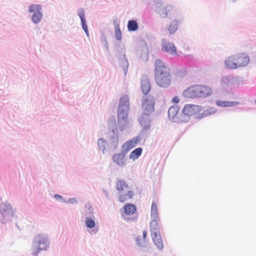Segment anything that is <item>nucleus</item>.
<instances>
[{
  "instance_id": "nucleus-1",
  "label": "nucleus",
  "mask_w": 256,
  "mask_h": 256,
  "mask_svg": "<svg viewBox=\"0 0 256 256\" xmlns=\"http://www.w3.org/2000/svg\"><path fill=\"white\" fill-rule=\"evenodd\" d=\"M154 80L160 87L166 88L170 84L171 75L170 68L160 59L154 61Z\"/></svg>"
},
{
  "instance_id": "nucleus-2",
  "label": "nucleus",
  "mask_w": 256,
  "mask_h": 256,
  "mask_svg": "<svg viewBox=\"0 0 256 256\" xmlns=\"http://www.w3.org/2000/svg\"><path fill=\"white\" fill-rule=\"evenodd\" d=\"M106 140L108 142V150L114 152L118 148L120 136L114 116L110 117L108 120Z\"/></svg>"
},
{
  "instance_id": "nucleus-3",
  "label": "nucleus",
  "mask_w": 256,
  "mask_h": 256,
  "mask_svg": "<svg viewBox=\"0 0 256 256\" xmlns=\"http://www.w3.org/2000/svg\"><path fill=\"white\" fill-rule=\"evenodd\" d=\"M50 246V240L48 236L44 233L35 235L32 239L31 247V254L39 256L42 251H46Z\"/></svg>"
},
{
  "instance_id": "nucleus-4",
  "label": "nucleus",
  "mask_w": 256,
  "mask_h": 256,
  "mask_svg": "<svg viewBox=\"0 0 256 256\" xmlns=\"http://www.w3.org/2000/svg\"><path fill=\"white\" fill-rule=\"evenodd\" d=\"M16 210L8 200L0 198V223L6 224L16 218Z\"/></svg>"
},
{
  "instance_id": "nucleus-5",
  "label": "nucleus",
  "mask_w": 256,
  "mask_h": 256,
  "mask_svg": "<svg viewBox=\"0 0 256 256\" xmlns=\"http://www.w3.org/2000/svg\"><path fill=\"white\" fill-rule=\"evenodd\" d=\"M244 84L242 78L234 76L231 74L222 76L220 79V86L226 92H228L232 88L238 87L240 84Z\"/></svg>"
},
{
  "instance_id": "nucleus-6",
  "label": "nucleus",
  "mask_w": 256,
  "mask_h": 256,
  "mask_svg": "<svg viewBox=\"0 0 256 256\" xmlns=\"http://www.w3.org/2000/svg\"><path fill=\"white\" fill-rule=\"evenodd\" d=\"M130 102L128 96H122L120 100L117 109V118H128Z\"/></svg>"
},
{
  "instance_id": "nucleus-7",
  "label": "nucleus",
  "mask_w": 256,
  "mask_h": 256,
  "mask_svg": "<svg viewBox=\"0 0 256 256\" xmlns=\"http://www.w3.org/2000/svg\"><path fill=\"white\" fill-rule=\"evenodd\" d=\"M42 6L40 4H32L28 6V12L32 13L31 20L34 24H38L42 18Z\"/></svg>"
},
{
  "instance_id": "nucleus-8",
  "label": "nucleus",
  "mask_w": 256,
  "mask_h": 256,
  "mask_svg": "<svg viewBox=\"0 0 256 256\" xmlns=\"http://www.w3.org/2000/svg\"><path fill=\"white\" fill-rule=\"evenodd\" d=\"M116 56L119 60L120 66L122 68L124 74L126 76L127 74L129 65L128 60L126 57L125 50L122 48H118Z\"/></svg>"
},
{
  "instance_id": "nucleus-9",
  "label": "nucleus",
  "mask_w": 256,
  "mask_h": 256,
  "mask_svg": "<svg viewBox=\"0 0 256 256\" xmlns=\"http://www.w3.org/2000/svg\"><path fill=\"white\" fill-rule=\"evenodd\" d=\"M156 6V12L160 14V16L162 18H165L168 16L172 9V5H166L164 8H162V0H153Z\"/></svg>"
},
{
  "instance_id": "nucleus-10",
  "label": "nucleus",
  "mask_w": 256,
  "mask_h": 256,
  "mask_svg": "<svg viewBox=\"0 0 256 256\" xmlns=\"http://www.w3.org/2000/svg\"><path fill=\"white\" fill-rule=\"evenodd\" d=\"M162 50L169 54L174 56H178L177 52V48L174 44L170 42L166 38L162 40Z\"/></svg>"
},
{
  "instance_id": "nucleus-11",
  "label": "nucleus",
  "mask_w": 256,
  "mask_h": 256,
  "mask_svg": "<svg viewBox=\"0 0 256 256\" xmlns=\"http://www.w3.org/2000/svg\"><path fill=\"white\" fill-rule=\"evenodd\" d=\"M202 107L201 106L195 105L192 104H186L182 109V112L186 116L196 115L194 118L202 110Z\"/></svg>"
},
{
  "instance_id": "nucleus-12",
  "label": "nucleus",
  "mask_w": 256,
  "mask_h": 256,
  "mask_svg": "<svg viewBox=\"0 0 256 256\" xmlns=\"http://www.w3.org/2000/svg\"><path fill=\"white\" fill-rule=\"evenodd\" d=\"M179 110L180 108L176 105H174L170 107L168 110V116L170 120L178 123L184 122L183 120L180 118L178 115Z\"/></svg>"
},
{
  "instance_id": "nucleus-13",
  "label": "nucleus",
  "mask_w": 256,
  "mask_h": 256,
  "mask_svg": "<svg viewBox=\"0 0 256 256\" xmlns=\"http://www.w3.org/2000/svg\"><path fill=\"white\" fill-rule=\"evenodd\" d=\"M112 159L114 163L120 168L124 167L127 164L126 156L121 152L113 154Z\"/></svg>"
},
{
  "instance_id": "nucleus-14",
  "label": "nucleus",
  "mask_w": 256,
  "mask_h": 256,
  "mask_svg": "<svg viewBox=\"0 0 256 256\" xmlns=\"http://www.w3.org/2000/svg\"><path fill=\"white\" fill-rule=\"evenodd\" d=\"M196 88L198 90V98H206L211 96L212 94V90L208 86L196 85Z\"/></svg>"
},
{
  "instance_id": "nucleus-15",
  "label": "nucleus",
  "mask_w": 256,
  "mask_h": 256,
  "mask_svg": "<svg viewBox=\"0 0 256 256\" xmlns=\"http://www.w3.org/2000/svg\"><path fill=\"white\" fill-rule=\"evenodd\" d=\"M150 114L142 113L138 118V122L141 126L143 127V132L148 130L150 128Z\"/></svg>"
},
{
  "instance_id": "nucleus-16",
  "label": "nucleus",
  "mask_w": 256,
  "mask_h": 256,
  "mask_svg": "<svg viewBox=\"0 0 256 256\" xmlns=\"http://www.w3.org/2000/svg\"><path fill=\"white\" fill-rule=\"evenodd\" d=\"M224 66L230 69H236L238 68L237 62V56H232L228 58L224 61Z\"/></svg>"
},
{
  "instance_id": "nucleus-17",
  "label": "nucleus",
  "mask_w": 256,
  "mask_h": 256,
  "mask_svg": "<svg viewBox=\"0 0 256 256\" xmlns=\"http://www.w3.org/2000/svg\"><path fill=\"white\" fill-rule=\"evenodd\" d=\"M141 88L144 94H148L150 90V84L148 76L142 75L141 78Z\"/></svg>"
},
{
  "instance_id": "nucleus-18",
  "label": "nucleus",
  "mask_w": 256,
  "mask_h": 256,
  "mask_svg": "<svg viewBox=\"0 0 256 256\" xmlns=\"http://www.w3.org/2000/svg\"><path fill=\"white\" fill-rule=\"evenodd\" d=\"M142 106L144 110V114L150 115L154 110V104L153 102L148 99H145L143 100Z\"/></svg>"
},
{
  "instance_id": "nucleus-19",
  "label": "nucleus",
  "mask_w": 256,
  "mask_h": 256,
  "mask_svg": "<svg viewBox=\"0 0 256 256\" xmlns=\"http://www.w3.org/2000/svg\"><path fill=\"white\" fill-rule=\"evenodd\" d=\"M198 90L196 88V85L191 86L185 90L183 93L182 95L184 97L187 98H198Z\"/></svg>"
},
{
  "instance_id": "nucleus-20",
  "label": "nucleus",
  "mask_w": 256,
  "mask_h": 256,
  "mask_svg": "<svg viewBox=\"0 0 256 256\" xmlns=\"http://www.w3.org/2000/svg\"><path fill=\"white\" fill-rule=\"evenodd\" d=\"M151 236L155 246L159 250H162L164 248V244L160 233L153 232Z\"/></svg>"
},
{
  "instance_id": "nucleus-21",
  "label": "nucleus",
  "mask_w": 256,
  "mask_h": 256,
  "mask_svg": "<svg viewBox=\"0 0 256 256\" xmlns=\"http://www.w3.org/2000/svg\"><path fill=\"white\" fill-rule=\"evenodd\" d=\"M98 150L104 155L108 150V142L106 140L101 138L98 139L97 142Z\"/></svg>"
},
{
  "instance_id": "nucleus-22",
  "label": "nucleus",
  "mask_w": 256,
  "mask_h": 256,
  "mask_svg": "<svg viewBox=\"0 0 256 256\" xmlns=\"http://www.w3.org/2000/svg\"><path fill=\"white\" fill-rule=\"evenodd\" d=\"M180 24V21L177 20H172L170 24L166 27V30L170 34H174L178 29V26Z\"/></svg>"
},
{
  "instance_id": "nucleus-23",
  "label": "nucleus",
  "mask_w": 256,
  "mask_h": 256,
  "mask_svg": "<svg viewBox=\"0 0 256 256\" xmlns=\"http://www.w3.org/2000/svg\"><path fill=\"white\" fill-rule=\"evenodd\" d=\"M152 219V220L150 224L151 234H153V232H156L157 234L160 233V228L158 224V221L160 220V218L158 217Z\"/></svg>"
},
{
  "instance_id": "nucleus-24",
  "label": "nucleus",
  "mask_w": 256,
  "mask_h": 256,
  "mask_svg": "<svg viewBox=\"0 0 256 256\" xmlns=\"http://www.w3.org/2000/svg\"><path fill=\"white\" fill-rule=\"evenodd\" d=\"M240 104L238 102H230L227 100H218L216 101V104L220 107H232Z\"/></svg>"
},
{
  "instance_id": "nucleus-25",
  "label": "nucleus",
  "mask_w": 256,
  "mask_h": 256,
  "mask_svg": "<svg viewBox=\"0 0 256 256\" xmlns=\"http://www.w3.org/2000/svg\"><path fill=\"white\" fill-rule=\"evenodd\" d=\"M124 213L128 216L132 215L136 211V208L135 205L130 203L126 204L124 206Z\"/></svg>"
},
{
  "instance_id": "nucleus-26",
  "label": "nucleus",
  "mask_w": 256,
  "mask_h": 256,
  "mask_svg": "<svg viewBox=\"0 0 256 256\" xmlns=\"http://www.w3.org/2000/svg\"><path fill=\"white\" fill-rule=\"evenodd\" d=\"M142 133L143 131H142L138 136L136 137H134L126 142L132 148V149L135 147L136 144L141 140V136Z\"/></svg>"
},
{
  "instance_id": "nucleus-27",
  "label": "nucleus",
  "mask_w": 256,
  "mask_h": 256,
  "mask_svg": "<svg viewBox=\"0 0 256 256\" xmlns=\"http://www.w3.org/2000/svg\"><path fill=\"white\" fill-rule=\"evenodd\" d=\"M216 112V110L214 108H210L204 110L202 114H198L196 116L197 119H200L202 118L206 117L207 116L212 115Z\"/></svg>"
},
{
  "instance_id": "nucleus-28",
  "label": "nucleus",
  "mask_w": 256,
  "mask_h": 256,
  "mask_svg": "<svg viewBox=\"0 0 256 256\" xmlns=\"http://www.w3.org/2000/svg\"><path fill=\"white\" fill-rule=\"evenodd\" d=\"M237 62L238 68L247 66L250 62V58L248 56H242L237 57Z\"/></svg>"
},
{
  "instance_id": "nucleus-29",
  "label": "nucleus",
  "mask_w": 256,
  "mask_h": 256,
  "mask_svg": "<svg viewBox=\"0 0 256 256\" xmlns=\"http://www.w3.org/2000/svg\"><path fill=\"white\" fill-rule=\"evenodd\" d=\"M142 148L140 147L137 148L132 150L129 155V158L134 160L138 159L142 154Z\"/></svg>"
},
{
  "instance_id": "nucleus-30",
  "label": "nucleus",
  "mask_w": 256,
  "mask_h": 256,
  "mask_svg": "<svg viewBox=\"0 0 256 256\" xmlns=\"http://www.w3.org/2000/svg\"><path fill=\"white\" fill-rule=\"evenodd\" d=\"M128 124V118H118V125L120 131H124Z\"/></svg>"
},
{
  "instance_id": "nucleus-31",
  "label": "nucleus",
  "mask_w": 256,
  "mask_h": 256,
  "mask_svg": "<svg viewBox=\"0 0 256 256\" xmlns=\"http://www.w3.org/2000/svg\"><path fill=\"white\" fill-rule=\"evenodd\" d=\"M127 28L129 32H135L138 28V22L134 20H130L128 21Z\"/></svg>"
},
{
  "instance_id": "nucleus-32",
  "label": "nucleus",
  "mask_w": 256,
  "mask_h": 256,
  "mask_svg": "<svg viewBox=\"0 0 256 256\" xmlns=\"http://www.w3.org/2000/svg\"><path fill=\"white\" fill-rule=\"evenodd\" d=\"M94 218H85L84 222L86 226L88 228H93L96 226V222Z\"/></svg>"
},
{
  "instance_id": "nucleus-33",
  "label": "nucleus",
  "mask_w": 256,
  "mask_h": 256,
  "mask_svg": "<svg viewBox=\"0 0 256 256\" xmlns=\"http://www.w3.org/2000/svg\"><path fill=\"white\" fill-rule=\"evenodd\" d=\"M128 185L126 184V182L122 179V180H118L116 182V190L118 191L122 192L124 190V188H127Z\"/></svg>"
},
{
  "instance_id": "nucleus-34",
  "label": "nucleus",
  "mask_w": 256,
  "mask_h": 256,
  "mask_svg": "<svg viewBox=\"0 0 256 256\" xmlns=\"http://www.w3.org/2000/svg\"><path fill=\"white\" fill-rule=\"evenodd\" d=\"M94 209L92 205L89 204L88 208L85 210L84 216L85 218H94Z\"/></svg>"
},
{
  "instance_id": "nucleus-35",
  "label": "nucleus",
  "mask_w": 256,
  "mask_h": 256,
  "mask_svg": "<svg viewBox=\"0 0 256 256\" xmlns=\"http://www.w3.org/2000/svg\"><path fill=\"white\" fill-rule=\"evenodd\" d=\"M150 216L152 218L158 217L157 206L154 202H152V204Z\"/></svg>"
},
{
  "instance_id": "nucleus-36",
  "label": "nucleus",
  "mask_w": 256,
  "mask_h": 256,
  "mask_svg": "<svg viewBox=\"0 0 256 256\" xmlns=\"http://www.w3.org/2000/svg\"><path fill=\"white\" fill-rule=\"evenodd\" d=\"M115 37L118 40H120L122 38V34L118 24L115 25Z\"/></svg>"
},
{
  "instance_id": "nucleus-37",
  "label": "nucleus",
  "mask_w": 256,
  "mask_h": 256,
  "mask_svg": "<svg viewBox=\"0 0 256 256\" xmlns=\"http://www.w3.org/2000/svg\"><path fill=\"white\" fill-rule=\"evenodd\" d=\"M80 23L82 30L86 33V36L88 37L90 34L86 20H80Z\"/></svg>"
},
{
  "instance_id": "nucleus-38",
  "label": "nucleus",
  "mask_w": 256,
  "mask_h": 256,
  "mask_svg": "<svg viewBox=\"0 0 256 256\" xmlns=\"http://www.w3.org/2000/svg\"><path fill=\"white\" fill-rule=\"evenodd\" d=\"M132 148L129 146V145L126 142H125L122 146L120 152L126 156L127 153Z\"/></svg>"
},
{
  "instance_id": "nucleus-39",
  "label": "nucleus",
  "mask_w": 256,
  "mask_h": 256,
  "mask_svg": "<svg viewBox=\"0 0 256 256\" xmlns=\"http://www.w3.org/2000/svg\"><path fill=\"white\" fill-rule=\"evenodd\" d=\"M78 15L80 20H86L85 18V12L83 8H79L78 10Z\"/></svg>"
},
{
  "instance_id": "nucleus-40",
  "label": "nucleus",
  "mask_w": 256,
  "mask_h": 256,
  "mask_svg": "<svg viewBox=\"0 0 256 256\" xmlns=\"http://www.w3.org/2000/svg\"><path fill=\"white\" fill-rule=\"evenodd\" d=\"M142 54H141L140 58L143 60H147L148 58V49L146 48H144L142 50Z\"/></svg>"
},
{
  "instance_id": "nucleus-41",
  "label": "nucleus",
  "mask_w": 256,
  "mask_h": 256,
  "mask_svg": "<svg viewBox=\"0 0 256 256\" xmlns=\"http://www.w3.org/2000/svg\"><path fill=\"white\" fill-rule=\"evenodd\" d=\"M54 198L57 200L61 202H66V200L60 195L58 194H54Z\"/></svg>"
},
{
  "instance_id": "nucleus-42",
  "label": "nucleus",
  "mask_w": 256,
  "mask_h": 256,
  "mask_svg": "<svg viewBox=\"0 0 256 256\" xmlns=\"http://www.w3.org/2000/svg\"><path fill=\"white\" fill-rule=\"evenodd\" d=\"M186 74V69H182V70H180L177 72L176 75L177 76L180 78L184 77Z\"/></svg>"
},
{
  "instance_id": "nucleus-43",
  "label": "nucleus",
  "mask_w": 256,
  "mask_h": 256,
  "mask_svg": "<svg viewBox=\"0 0 256 256\" xmlns=\"http://www.w3.org/2000/svg\"><path fill=\"white\" fill-rule=\"evenodd\" d=\"M136 244L140 247H144V242H142V238L140 236H138L136 238Z\"/></svg>"
},
{
  "instance_id": "nucleus-44",
  "label": "nucleus",
  "mask_w": 256,
  "mask_h": 256,
  "mask_svg": "<svg viewBox=\"0 0 256 256\" xmlns=\"http://www.w3.org/2000/svg\"><path fill=\"white\" fill-rule=\"evenodd\" d=\"M66 203L68 204H78V201L75 198H70L68 201H66Z\"/></svg>"
},
{
  "instance_id": "nucleus-45",
  "label": "nucleus",
  "mask_w": 256,
  "mask_h": 256,
  "mask_svg": "<svg viewBox=\"0 0 256 256\" xmlns=\"http://www.w3.org/2000/svg\"><path fill=\"white\" fill-rule=\"evenodd\" d=\"M100 40L102 44H104L105 42H108L106 40V36H105L104 34H102L100 36Z\"/></svg>"
},
{
  "instance_id": "nucleus-46",
  "label": "nucleus",
  "mask_w": 256,
  "mask_h": 256,
  "mask_svg": "<svg viewBox=\"0 0 256 256\" xmlns=\"http://www.w3.org/2000/svg\"><path fill=\"white\" fill-rule=\"evenodd\" d=\"M119 200L122 202H124L125 201H126V195L120 194L119 196Z\"/></svg>"
},
{
  "instance_id": "nucleus-47",
  "label": "nucleus",
  "mask_w": 256,
  "mask_h": 256,
  "mask_svg": "<svg viewBox=\"0 0 256 256\" xmlns=\"http://www.w3.org/2000/svg\"><path fill=\"white\" fill-rule=\"evenodd\" d=\"M126 196H128L130 198H131L133 197V196L134 195V193L132 190H128L127 192V194H126Z\"/></svg>"
},
{
  "instance_id": "nucleus-48",
  "label": "nucleus",
  "mask_w": 256,
  "mask_h": 256,
  "mask_svg": "<svg viewBox=\"0 0 256 256\" xmlns=\"http://www.w3.org/2000/svg\"><path fill=\"white\" fill-rule=\"evenodd\" d=\"M125 220H126L127 221H136L137 220L138 217H132V218H128L126 219L125 218H124Z\"/></svg>"
},
{
  "instance_id": "nucleus-49",
  "label": "nucleus",
  "mask_w": 256,
  "mask_h": 256,
  "mask_svg": "<svg viewBox=\"0 0 256 256\" xmlns=\"http://www.w3.org/2000/svg\"><path fill=\"white\" fill-rule=\"evenodd\" d=\"M180 101V99L177 96H174L172 99V102L175 104H178Z\"/></svg>"
},
{
  "instance_id": "nucleus-50",
  "label": "nucleus",
  "mask_w": 256,
  "mask_h": 256,
  "mask_svg": "<svg viewBox=\"0 0 256 256\" xmlns=\"http://www.w3.org/2000/svg\"><path fill=\"white\" fill-rule=\"evenodd\" d=\"M102 192L105 195V196L106 198L108 199V200L110 199L108 194V192H107V190H106L104 189L103 190H102Z\"/></svg>"
},
{
  "instance_id": "nucleus-51",
  "label": "nucleus",
  "mask_w": 256,
  "mask_h": 256,
  "mask_svg": "<svg viewBox=\"0 0 256 256\" xmlns=\"http://www.w3.org/2000/svg\"><path fill=\"white\" fill-rule=\"evenodd\" d=\"M104 46L106 49V50H108L109 49V46H108V42H105L104 44H102Z\"/></svg>"
},
{
  "instance_id": "nucleus-52",
  "label": "nucleus",
  "mask_w": 256,
  "mask_h": 256,
  "mask_svg": "<svg viewBox=\"0 0 256 256\" xmlns=\"http://www.w3.org/2000/svg\"><path fill=\"white\" fill-rule=\"evenodd\" d=\"M147 236V233L146 231H143L142 232V237L144 239H146Z\"/></svg>"
},
{
  "instance_id": "nucleus-53",
  "label": "nucleus",
  "mask_w": 256,
  "mask_h": 256,
  "mask_svg": "<svg viewBox=\"0 0 256 256\" xmlns=\"http://www.w3.org/2000/svg\"><path fill=\"white\" fill-rule=\"evenodd\" d=\"M230 0L232 2H235L236 1H237V0Z\"/></svg>"
},
{
  "instance_id": "nucleus-54",
  "label": "nucleus",
  "mask_w": 256,
  "mask_h": 256,
  "mask_svg": "<svg viewBox=\"0 0 256 256\" xmlns=\"http://www.w3.org/2000/svg\"><path fill=\"white\" fill-rule=\"evenodd\" d=\"M254 62H256V56H255L254 58Z\"/></svg>"
},
{
  "instance_id": "nucleus-55",
  "label": "nucleus",
  "mask_w": 256,
  "mask_h": 256,
  "mask_svg": "<svg viewBox=\"0 0 256 256\" xmlns=\"http://www.w3.org/2000/svg\"><path fill=\"white\" fill-rule=\"evenodd\" d=\"M15 225H16V226H17L18 228V225L17 223H16Z\"/></svg>"
},
{
  "instance_id": "nucleus-56",
  "label": "nucleus",
  "mask_w": 256,
  "mask_h": 256,
  "mask_svg": "<svg viewBox=\"0 0 256 256\" xmlns=\"http://www.w3.org/2000/svg\"><path fill=\"white\" fill-rule=\"evenodd\" d=\"M255 103L256 104V100H255Z\"/></svg>"
}]
</instances>
